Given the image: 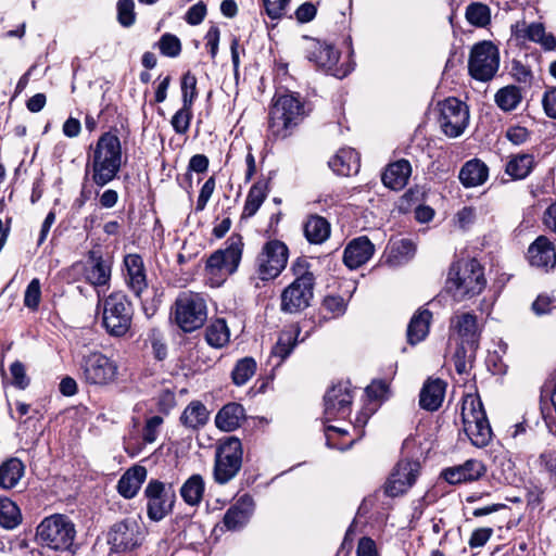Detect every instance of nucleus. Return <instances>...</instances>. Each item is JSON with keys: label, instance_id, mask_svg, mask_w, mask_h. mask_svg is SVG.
<instances>
[{"label": "nucleus", "instance_id": "4c0bfd02", "mask_svg": "<svg viewBox=\"0 0 556 556\" xmlns=\"http://www.w3.org/2000/svg\"><path fill=\"white\" fill-rule=\"evenodd\" d=\"M24 464L18 458H10L0 466V486L5 490L14 488L24 476Z\"/></svg>", "mask_w": 556, "mask_h": 556}, {"label": "nucleus", "instance_id": "f704fd0d", "mask_svg": "<svg viewBox=\"0 0 556 556\" xmlns=\"http://www.w3.org/2000/svg\"><path fill=\"white\" fill-rule=\"evenodd\" d=\"M244 418V408L241 404H226L216 415L215 425L224 431H233L240 427Z\"/></svg>", "mask_w": 556, "mask_h": 556}, {"label": "nucleus", "instance_id": "5701e85b", "mask_svg": "<svg viewBox=\"0 0 556 556\" xmlns=\"http://www.w3.org/2000/svg\"><path fill=\"white\" fill-rule=\"evenodd\" d=\"M511 33L516 38H522L539 43L546 51H552L556 48L554 35L546 33L542 23L527 24L526 22H518L511 26Z\"/></svg>", "mask_w": 556, "mask_h": 556}, {"label": "nucleus", "instance_id": "de8ad7c7", "mask_svg": "<svg viewBox=\"0 0 556 556\" xmlns=\"http://www.w3.org/2000/svg\"><path fill=\"white\" fill-rule=\"evenodd\" d=\"M520 89L516 86H506L500 89L495 94L496 104L504 111H513L521 102Z\"/></svg>", "mask_w": 556, "mask_h": 556}, {"label": "nucleus", "instance_id": "393cba45", "mask_svg": "<svg viewBox=\"0 0 556 556\" xmlns=\"http://www.w3.org/2000/svg\"><path fill=\"white\" fill-rule=\"evenodd\" d=\"M375 252V247L370 240L365 237L353 239L344 249L343 262L351 268L355 269L367 263Z\"/></svg>", "mask_w": 556, "mask_h": 556}, {"label": "nucleus", "instance_id": "7c9ffc66", "mask_svg": "<svg viewBox=\"0 0 556 556\" xmlns=\"http://www.w3.org/2000/svg\"><path fill=\"white\" fill-rule=\"evenodd\" d=\"M445 383L441 379H429L425 382L420 394L419 404L429 412L437 410L444 400Z\"/></svg>", "mask_w": 556, "mask_h": 556}, {"label": "nucleus", "instance_id": "c03bdc74", "mask_svg": "<svg viewBox=\"0 0 556 556\" xmlns=\"http://www.w3.org/2000/svg\"><path fill=\"white\" fill-rule=\"evenodd\" d=\"M533 163L530 154L516 155L507 163L506 173L514 179H523L530 174Z\"/></svg>", "mask_w": 556, "mask_h": 556}, {"label": "nucleus", "instance_id": "aec40b11", "mask_svg": "<svg viewBox=\"0 0 556 556\" xmlns=\"http://www.w3.org/2000/svg\"><path fill=\"white\" fill-rule=\"evenodd\" d=\"M450 338L457 343L478 346L480 328L477 316L469 312H456L450 318Z\"/></svg>", "mask_w": 556, "mask_h": 556}, {"label": "nucleus", "instance_id": "a211bd4d", "mask_svg": "<svg viewBox=\"0 0 556 556\" xmlns=\"http://www.w3.org/2000/svg\"><path fill=\"white\" fill-rule=\"evenodd\" d=\"M419 469L418 460L401 459L384 484V493L391 497L403 495L416 482Z\"/></svg>", "mask_w": 556, "mask_h": 556}, {"label": "nucleus", "instance_id": "69168bd1", "mask_svg": "<svg viewBox=\"0 0 556 556\" xmlns=\"http://www.w3.org/2000/svg\"><path fill=\"white\" fill-rule=\"evenodd\" d=\"M555 299L548 295H539L532 304V309L535 315L541 316L548 314L555 308Z\"/></svg>", "mask_w": 556, "mask_h": 556}, {"label": "nucleus", "instance_id": "cd10ccee", "mask_svg": "<svg viewBox=\"0 0 556 556\" xmlns=\"http://www.w3.org/2000/svg\"><path fill=\"white\" fill-rule=\"evenodd\" d=\"M412 166L407 160H399L391 163L382 174V182L392 190L403 189L410 177Z\"/></svg>", "mask_w": 556, "mask_h": 556}, {"label": "nucleus", "instance_id": "6e6552de", "mask_svg": "<svg viewBox=\"0 0 556 556\" xmlns=\"http://www.w3.org/2000/svg\"><path fill=\"white\" fill-rule=\"evenodd\" d=\"M304 53L317 70L333 77L342 79L353 71L350 64L338 65L340 51L326 40L305 38Z\"/></svg>", "mask_w": 556, "mask_h": 556}, {"label": "nucleus", "instance_id": "9d476101", "mask_svg": "<svg viewBox=\"0 0 556 556\" xmlns=\"http://www.w3.org/2000/svg\"><path fill=\"white\" fill-rule=\"evenodd\" d=\"M243 450L241 441L229 437L220 441L215 452L214 480L218 484H226L232 480L242 467Z\"/></svg>", "mask_w": 556, "mask_h": 556}, {"label": "nucleus", "instance_id": "f8f14e48", "mask_svg": "<svg viewBox=\"0 0 556 556\" xmlns=\"http://www.w3.org/2000/svg\"><path fill=\"white\" fill-rule=\"evenodd\" d=\"M500 67V52L491 41L476 43L469 55L468 70L472 78L480 81L491 80Z\"/></svg>", "mask_w": 556, "mask_h": 556}, {"label": "nucleus", "instance_id": "dca6fc26", "mask_svg": "<svg viewBox=\"0 0 556 556\" xmlns=\"http://www.w3.org/2000/svg\"><path fill=\"white\" fill-rule=\"evenodd\" d=\"M143 531L134 518L114 523L108 533V543L116 553L130 552L141 545Z\"/></svg>", "mask_w": 556, "mask_h": 556}, {"label": "nucleus", "instance_id": "1a4fd4ad", "mask_svg": "<svg viewBox=\"0 0 556 556\" xmlns=\"http://www.w3.org/2000/svg\"><path fill=\"white\" fill-rule=\"evenodd\" d=\"M103 326L111 336L122 337L131 326L132 305L126 294L113 292L102 301Z\"/></svg>", "mask_w": 556, "mask_h": 556}, {"label": "nucleus", "instance_id": "a878e982", "mask_svg": "<svg viewBox=\"0 0 556 556\" xmlns=\"http://www.w3.org/2000/svg\"><path fill=\"white\" fill-rule=\"evenodd\" d=\"M484 472L485 467L480 460L468 459L462 465L446 468L442 475L450 484H457L478 480Z\"/></svg>", "mask_w": 556, "mask_h": 556}, {"label": "nucleus", "instance_id": "4be33fe9", "mask_svg": "<svg viewBox=\"0 0 556 556\" xmlns=\"http://www.w3.org/2000/svg\"><path fill=\"white\" fill-rule=\"evenodd\" d=\"M112 265L109 260H105L100 251H90L88 258L84 265L85 280L94 286H106L111 279Z\"/></svg>", "mask_w": 556, "mask_h": 556}, {"label": "nucleus", "instance_id": "5fc2aeb1", "mask_svg": "<svg viewBox=\"0 0 556 556\" xmlns=\"http://www.w3.org/2000/svg\"><path fill=\"white\" fill-rule=\"evenodd\" d=\"M346 302L340 295H327L323 301V309L329 314L330 318L342 316L346 311Z\"/></svg>", "mask_w": 556, "mask_h": 556}, {"label": "nucleus", "instance_id": "4468645a", "mask_svg": "<svg viewBox=\"0 0 556 556\" xmlns=\"http://www.w3.org/2000/svg\"><path fill=\"white\" fill-rule=\"evenodd\" d=\"M438 122L443 134L450 138L459 137L468 126V106L456 98H447L438 103Z\"/></svg>", "mask_w": 556, "mask_h": 556}, {"label": "nucleus", "instance_id": "ea45409f", "mask_svg": "<svg viewBox=\"0 0 556 556\" xmlns=\"http://www.w3.org/2000/svg\"><path fill=\"white\" fill-rule=\"evenodd\" d=\"M268 193L267 182L260 180L256 181L247 195V200L244 203L242 217L250 218L255 215L264 200L266 199Z\"/></svg>", "mask_w": 556, "mask_h": 556}, {"label": "nucleus", "instance_id": "8fccbe9b", "mask_svg": "<svg viewBox=\"0 0 556 556\" xmlns=\"http://www.w3.org/2000/svg\"><path fill=\"white\" fill-rule=\"evenodd\" d=\"M192 105L182 103L179 109L172 117L170 124L176 134L184 135L189 130L190 122L192 119Z\"/></svg>", "mask_w": 556, "mask_h": 556}, {"label": "nucleus", "instance_id": "c85d7f7f", "mask_svg": "<svg viewBox=\"0 0 556 556\" xmlns=\"http://www.w3.org/2000/svg\"><path fill=\"white\" fill-rule=\"evenodd\" d=\"M147 478V469L143 466H132L127 469L117 482V491L124 498H132L137 495Z\"/></svg>", "mask_w": 556, "mask_h": 556}, {"label": "nucleus", "instance_id": "423d86ee", "mask_svg": "<svg viewBox=\"0 0 556 556\" xmlns=\"http://www.w3.org/2000/svg\"><path fill=\"white\" fill-rule=\"evenodd\" d=\"M462 420L464 431L472 445L484 447L492 439V429L488 420L481 399L467 394L463 400Z\"/></svg>", "mask_w": 556, "mask_h": 556}, {"label": "nucleus", "instance_id": "f3484780", "mask_svg": "<svg viewBox=\"0 0 556 556\" xmlns=\"http://www.w3.org/2000/svg\"><path fill=\"white\" fill-rule=\"evenodd\" d=\"M117 369L116 363L100 352L90 353L81 362L83 376L89 384L105 386L113 382Z\"/></svg>", "mask_w": 556, "mask_h": 556}, {"label": "nucleus", "instance_id": "6e6d98bb", "mask_svg": "<svg viewBox=\"0 0 556 556\" xmlns=\"http://www.w3.org/2000/svg\"><path fill=\"white\" fill-rule=\"evenodd\" d=\"M388 392H389V386L386 381H382V380L372 381L366 388V395L368 397V403L377 404V407H378L379 403L388 397Z\"/></svg>", "mask_w": 556, "mask_h": 556}, {"label": "nucleus", "instance_id": "0eeeda50", "mask_svg": "<svg viewBox=\"0 0 556 556\" xmlns=\"http://www.w3.org/2000/svg\"><path fill=\"white\" fill-rule=\"evenodd\" d=\"M173 318L184 332L201 328L207 319V306L204 298L191 291L181 292L174 303Z\"/></svg>", "mask_w": 556, "mask_h": 556}, {"label": "nucleus", "instance_id": "79ce46f5", "mask_svg": "<svg viewBox=\"0 0 556 556\" xmlns=\"http://www.w3.org/2000/svg\"><path fill=\"white\" fill-rule=\"evenodd\" d=\"M206 342L213 348H223L229 342L230 332L224 319L212 321L205 330Z\"/></svg>", "mask_w": 556, "mask_h": 556}, {"label": "nucleus", "instance_id": "774afa93", "mask_svg": "<svg viewBox=\"0 0 556 556\" xmlns=\"http://www.w3.org/2000/svg\"><path fill=\"white\" fill-rule=\"evenodd\" d=\"M542 104L546 115L556 118V87L544 92Z\"/></svg>", "mask_w": 556, "mask_h": 556}, {"label": "nucleus", "instance_id": "a18cd8bd", "mask_svg": "<svg viewBox=\"0 0 556 556\" xmlns=\"http://www.w3.org/2000/svg\"><path fill=\"white\" fill-rule=\"evenodd\" d=\"M466 20L476 27H485L491 22V10L482 2H471L465 12Z\"/></svg>", "mask_w": 556, "mask_h": 556}, {"label": "nucleus", "instance_id": "412c9836", "mask_svg": "<svg viewBox=\"0 0 556 556\" xmlns=\"http://www.w3.org/2000/svg\"><path fill=\"white\" fill-rule=\"evenodd\" d=\"M254 508L253 497L249 494H243L225 513L224 526L230 531L241 530L248 525Z\"/></svg>", "mask_w": 556, "mask_h": 556}, {"label": "nucleus", "instance_id": "680f3d73", "mask_svg": "<svg viewBox=\"0 0 556 556\" xmlns=\"http://www.w3.org/2000/svg\"><path fill=\"white\" fill-rule=\"evenodd\" d=\"M290 0H263L266 14L273 18H280L286 14Z\"/></svg>", "mask_w": 556, "mask_h": 556}, {"label": "nucleus", "instance_id": "39448f33", "mask_svg": "<svg viewBox=\"0 0 556 556\" xmlns=\"http://www.w3.org/2000/svg\"><path fill=\"white\" fill-rule=\"evenodd\" d=\"M76 530L68 517L54 514L46 517L36 529V540L53 551H70L73 546Z\"/></svg>", "mask_w": 556, "mask_h": 556}, {"label": "nucleus", "instance_id": "72a5a7b5", "mask_svg": "<svg viewBox=\"0 0 556 556\" xmlns=\"http://www.w3.org/2000/svg\"><path fill=\"white\" fill-rule=\"evenodd\" d=\"M488 176V166L480 160L473 159L463 165L458 177L465 187L470 188L484 184Z\"/></svg>", "mask_w": 556, "mask_h": 556}, {"label": "nucleus", "instance_id": "7ed1b4c3", "mask_svg": "<svg viewBox=\"0 0 556 556\" xmlns=\"http://www.w3.org/2000/svg\"><path fill=\"white\" fill-rule=\"evenodd\" d=\"M305 116L304 103L295 93L275 96L269 111L268 130L275 139L286 138Z\"/></svg>", "mask_w": 556, "mask_h": 556}, {"label": "nucleus", "instance_id": "bf43d9fd", "mask_svg": "<svg viewBox=\"0 0 556 556\" xmlns=\"http://www.w3.org/2000/svg\"><path fill=\"white\" fill-rule=\"evenodd\" d=\"M162 425L163 418L159 415L152 416L147 419L142 430V439L144 443L151 444L155 442Z\"/></svg>", "mask_w": 556, "mask_h": 556}, {"label": "nucleus", "instance_id": "052dcab7", "mask_svg": "<svg viewBox=\"0 0 556 556\" xmlns=\"http://www.w3.org/2000/svg\"><path fill=\"white\" fill-rule=\"evenodd\" d=\"M10 374L12 377V384L21 390H24L29 384V378L26 375V369L23 363L16 361L10 366Z\"/></svg>", "mask_w": 556, "mask_h": 556}, {"label": "nucleus", "instance_id": "0e129e2a", "mask_svg": "<svg viewBox=\"0 0 556 556\" xmlns=\"http://www.w3.org/2000/svg\"><path fill=\"white\" fill-rule=\"evenodd\" d=\"M492 534V528H478L471 533L468 544L471 548L482 547L491 539Z\"/></svg>", "mask_w": 556, "mask_h": 556}, {"label": "nucleus", "instance_id": "4d7b16f0", "mask_svg": "<svg viewBox=\"0 0 556 556\" xmlns=\"http://www.w3.org/2000/svg\"><path fill=\"white\" fill-rule=\"evenodd\" d=\"M135 3L132 0H118L117 20L124 27H129L135 23Z\"/></svg>", "mask_w": 556, "mask_h": 556}, {"label": "nucleus", "instance_id": "3c124183", "mask_svg": "<svg viewBox=\"0 0 556 556\" xmlns=\"http://www.w3.org/2000/svg\"><path fill=\"white\" fill-rule=\"evenodd\" d=\"M41 302V283L38 278H34L26 287L24 293V306L31 312L39 308Z\"/></svg>", "mask_w": 556, "mask_h": 556}, {"label": "nucleus", "instance_id": "6ab92c4d", "mask_svg": "<svg viewBox=\"0 0 556 556\" xmlns=\"http://www.w3.org/2000/svg\"><path fill=\"white\" fill-rule=\"evenodd\" d=\"M353 390L349 381L339 382L325 394V416L327 420L345 418L351 413Z\"/></svg>", "mask_w": 556, "mask_h": 556}, {"label": "nucleus", "instance_id": "37998d69", "mask_svg": "<svg viewBox=\"0 0 556 556\" xmlns=\"http://www.w3.org/2000/svg\"><path fill=\"white\" fill-rule=\"evenodd\" d=\"M22 520L21 511L16 504L8 497H0V526L13 529Z\"/></svg>", "mask_w": 556, "mask_h": 556}, {"label": "nucleus", "instance_id": "603ef678", "mask_svg": "<svg viewBox=\"0 0 556 556\" xmlns=\"http://www.w3.org/2000/svg\"><path fill=\"white\" fill-rule=\"evenodd\" d=\"M198 97V90H197V77L191 74L190 72H187L181 77V100L182 103L187 105H192L193 101Z\"/></svg>", "mask_w": 556, "mask_h": 556}, {"label": "nucleus", "instance_id": "20e7f679", "mask_svg": "<svg viewBox=\"0 0 556 556\" xmlns=\"http://www.w3.org/2000/svg\"><path fill=\"white\" fill-rule=\"evenodd\" d=\"M292 270L298 277L281 293L280 308L285 313H299L309 306L313 299L314 275L307 270L305 260H296Z\"/></svg>", "mask_w": 556, "mask_h": 556}, {"label": "nucleus", "instance_id": "473e14b6", "mask_svg": "<svg viewBox=\"0 0 556 556\" xmlns=\"http://www.w3.org/2000/svg\"><path fill=\"white\" fill-rule=\"evenodd\" d=\"M210 417L206 406L200 401H191L180 415L181 425L189 430L203 428Z\"/></svg>", "mask_w": 556, "mask_h": 556}, {"label": "nucleus", "instance_id": "58836bf2", "mask_svg": "<svg viewBox=\"0 0 556 556\" xmlns=\"http://www.w3.org/2000/svg\"><path fill=\"white\" fill-rule=\"evenodd\" d=\"M304 235L311 243L320 244L330 236V224L321 216H311L304 224Z\"/></svg>", "mask_w": 556, "mask_h": 556}, {"label": "nucleus", "instance_id": "2f4dec72", "mask_svg": "<svg viewBox=\"0 0 556 556\" xmlns=\"http://www.w3.org/2000/svg\"><path fill=\"white\" fill-rule=\"evenodd\" d=\"M432 313L427 308L418 309L407 326V341L415 345L426 339L429 333Z\"/></svg>", "mask_w": 556, "mask_h": 556}, {"label": "nucleus", "instance_id": "9b49d317", "mask_svg": "<svg viewBox=\"0 0 556 556\" xmlns=\"http://www.w3.org/2000/svg\"><path fill=\"white\" fill-rule=\"evenodd\" d=\"M289 257L288 247L280 240H269L263 247L255 260V273L262 281L277 278L286 268Z\"/></svg>", "mask_w": 556, "mask_h": 556}, {"label": "nucleus", "instance_id": "f257e3e1", "mask_svg": "<svg viewBox=\"0 0 556 556\" xmlns=\"http://www.w3.org/2000/svg\"><path fill=\"white\" fill-rule=\"evenodd\" d=\"M121 167V140L112 132H104L88 157L87 174L91 175L94 185L102 188L116 178Z\"/></svg>", "mask_w": 556, "mask_h": 556}, {"label": "nucleus", "instance_id": "b1692460", "mask_svg": "<svg viewBox=\"0 0 556 556\" xmlns=\"http://www.w3.org/2000/svg\"><path fill=\"white\" fill-rule=\"evenodd\" d=\"M126 268L125 280L128 288L137 296L141 298L148 288L143 260L138 254H127L124 258Z\"/></svg>", "mask_w": 556, "mask_h": 556}, {"label": "nucleus", "instance_id": "ddd939ff", "mask_svg": "<svg viewBox=\"0 0 556 556\" xmlns=\"http://www.w3.org/2000/svg\"><path fill=\"white\" fill-rule=\"evenodd\" d=\"M143 496L147 501V515L152 521H161L174 508L176 494L170 484L151 479L144 488Z\"/></svg>", "mask_w": 556, "mask_h": 556}, {"label": "nucleus", "instance_id": "13d9d810", "mask_svg": "<svg viewBox=\"0 0 556 556\" xmlns=\"http://www.w3.org/2000/svg\"><path fill=\"white\" fill-rule=\"evenodd\" d=\"M377 404L366 403L364 407L357 413L353 421V428L358 438L364 435V427L368 422L371 415L377 410Z\"/></svg>", "mask_w": 556, "mask_h": 556}, {"label": "nucleus", "instance_id": "49530a36", "mask_svg": "<svg viewBox=\"0 0 556 556\" xmlns=\"http://www.w3.org/2000/svg\"><path fill=\"white\" fill-rule=\"evenodd\" d=\"M478 346H470L469 344L458 343V346L453 355V362L456 371L459 375L466 374L475 359Z\"/></svg>", "mask_w": 556, "mask_h": 556}, {"label": "nucleus", "instance_id": "f03ea898", "mask_svg": "<svg viewBox=\"0 0 556 556\" xmlns=\"http://www.w3.org/2000/svg\"><path fill=\"white\" fill-rule=\"evenodd\" d=\"M485 285L483 268L475 258L458 261L450 268L446 289L457 301L480 294Z\"/></svg>", "mask_w": 556, "mask_h": 556}, {"label": "nucleus", "instance_id": "09e8293b", "mask_svg": "<svg viewBox=\"0 0 556 556\" xmlns=\"http://www.w3.org/2000/svg\"><path fill=\"white\" fill-rule=\"evenodd\" d=\"M256 362L252 357H243L239 359L231 372L232 382L236 386L245 384L255 374Z\"/></svg>", "mask_w": 556, "mask_h": 556}, {"label": "nucleus", "instance_id": "a19ab883", "mask_svg": "<svg viewBox=\"0 0 556 556\" xmlns=\"http://www.w3.org/2000/svg\"><path fill=\"white\" fill-rule=\"evenodd\" d=\"M416 247L409 239L394 242L387 255V263L391 266H401L414 256Z\"/></svg>", "mask_w": 556, "mask_h": 556}, {"label": "nucleus", "instance_id": "bb28decb", "mask_svg": "<svg viewBox=\"0 0 556 556\" xmlns=\"http://www.w3.org/2000/svg\"><path fill=\"white\" fill-rule=\"evenodd\" d=\"M528 258L538 268L554 267L556 252L553 243L545 237H539L528 249Z\"/></svg>", "mask_w": 556, "mask_h": 556}, {"label": "nucleus", "instance_id": "c9c22d12", "mask_svg": "<svg viewBox=\"0 0 556 556\" xmlns=\"http://www.w3.org/2000/svg\"><path fill=\"white\" fill-rule=\"evenodd\" d=\"M299 334L300 329L298 327H291L280 333L277 343L273 346L270 352V359H277L275 366L281 365L292 353L296 345Z\"/></svg>", "mask_w": 556, "mask_h": 556}, {"label": "nucleus", "instance_id": "2eb2a0df", "mask_svg": "<svg viewBox=\"0 0 556 556\" xmlns=\"http://www.w3.org/2000/svg\"><path fill=\"white\" fill-rule=\"evenodd\" d=\"M224 250L215 251L206 261V270L212 275H231L233 274L242 257V239L239 236H232L226 241Z\"/></svg>", "mask_w": 556, "mask_h": 556}, {"label": "nucleus", "instance_id": "338daca9", "mask_svg": "<svg viewBox=\"0 0 556 556\" xmlns=\"http://www.w3.org/2000/svg\"><path fill=\"white\" fill-rule=\"evenodd\" d=\"M206 15V5L203 2H199L192 7L189 8V10L186 13V22L189 25H199L202 23Z\"/></svg>", "mask_w": 556, "mask_h": 556}, {"label": "nucleus", "instance_id": "c756f323", "mask_svg": "<svg viewBox=\"0 0 556 556\" xmlns=\"http://www.w3.org/2000/svg\"><path fill=\"white\" fill-rule=\"evenodd\" d=\"M329 167L339 176L357 174L361 167L357 152L352 148L340 149L329 161Z\"/></svg>", "mask_w": 556, "mask_h": 556}, {"label": "nucleus", "instance_id": "e433bc0d", "mask_svg": "<svg viewBox=\"0 0 556 556\" xmlns=\"http://www.w3.org/2000/svg\"><path fill=\"white\" fill-rule=\"evenodd\" d=\"M205 491V482L201 475L190 476L181 485L179 493L184 502L189 506H198Z\"/></svg>", "mask_w": 556, "mask_h": 556}, {"label": "nucleus", "instance_id": "864d4df0", "mask_svg": "<svg viewBox=\"0 0 556 556\" xmlns=\"http://www.w3.org/2000/svg\"><path fill=\"white\" fill-rule=\"evenodd\" d=\"M157 45L161 53L165 56L176 58L180 54L181 42L175 35L164 34Z\"/></svg>", "mask_w": 556, "mask_h": 556}, {"label": "nucleus", "instance_id": "e2e57ef3", "mask_svg": "<svg viewBox=\"0 0 556 556\" xmlns=\"http://www.w3.org/2000/svg\"><path fill=\"white\" fill-rule=\"evenodd\" d=\"M215 189V179L213 177H210L204 185L202 186L200 190V194L197 200V206L195 210L198 212L203 211L211 199L213 192Z\"/></svg>", "mask_w": 556, "mask_h": 556}]
</instances>
